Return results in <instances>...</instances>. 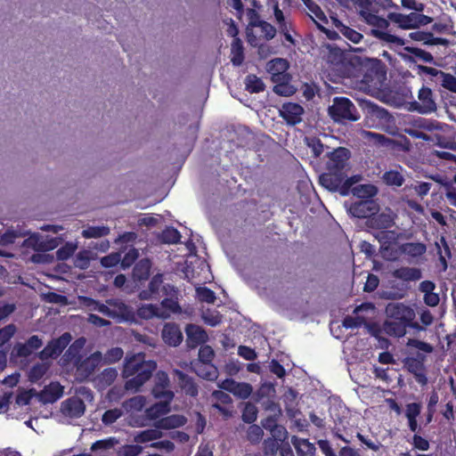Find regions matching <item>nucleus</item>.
<instances>
[{
    "instance_id": "nucleus-1",
    "label": "nucleus",
    "mask_w": 456,
    "mask_h": 456,
    "mask_svg": "<svg viewBox=\"0 0 456 456\" xmlns=\"http://www.w3.org/2000/svg\"><path fill=\"white\" fill-rule=\"evenodd\" d=\"M385 312L388 320L384 323V330L389 336L402 338L406 334L407 328L423 330L417 322H414V310L403 303H388Z\"/></svg>"
},
{
    "instance_id": "nucleus-2",
    "label": "nucleus",
    "mask_w": 456,
    "mask_h": 456,
    "mask_svg": "<svg viewBox=\"0 0 456 456\" xmlns=\"http://www.w3.org/2000/svg\"><path fill=\"white\" fill-rule=\"evenodd\" d=\"M156 368V362L146 361L143 354L126 357L122 370V376L126 379L125 388L134 392L138 391L151 379Z\"/></svg>"
},
{
    "instance_id": "nucleus-3",
    "label": "nucleus",
    "mask_w": 456,
    "mask_h": 456,
    "mask_svg": "<svg viewBox=\"0 0 456 456\" xmlns=\"http://www.w3.org/2000/svg\"><path fill=\"white\" fill-rule=\"evenodd\" d=\"M349 150L339 147L334 150L326 162V171L322 173L319 181L320 183L330 191H336L340 184L343 175L348 170Z\"/></svg>"
},
{
    "instance_id": "nucleus-4",
    "label": "nucleus",
    "mask_w": 456,
    "mask_h": 456,
    "mask_svg": "<svg viewBox=\"0 0 456 456\" xmlns=\"http://www.w3.org/2000/svg\"><path fill=\"white\" fill-rule=\"evenodd\" d=\"M289 61L282 58H275L267 63L266 69L274 84L273 92L279 95L289 96L295 93L290 85L291 75L288 72Z\"/></svg>"
},
{
    "instance_id": "nucleus-5",
    "label": "nucleus",
    "mask_w": 456,
    "mask_h": 456,
    "mask_svg": "<svg viewBox=\"0 0 456 456\" xmlns=\"http://www.w3.org/2000/svg\"><path fill=\"white\" fill-rule=\"evenodd\" d=\"M358 75L360 83L365 90L379 91L383 88L387 79V72L380 65V61L370 62V60L360 62Z\"/></svg>"
},
{
    "instance_id": "nucleus-6",
    "label": "nucleus",
    "mask_w": 456,
    "mask_h": 456,
    "mask_svg": "<svg viewBox=\"0 0 456 456\" xmlns=\"http://www.w3.org/2000/svg\"><path fill=\"white\" fill-rule=\"evenodd\" d=\"M409 111H417L419 114H430L437 110V98L431 88L422 86L417 94V100L406 103Z\"/></svg>"
},
{
    "instance_id": "nucleus-7",
    "label": "nucleus",
    "mask_w": 456,
    "mask_h": 456,
    "mask_svg": "<svg viewBox=\"0 0 456 456\" xmlns=\"http://www.w3.org/2000/svg\"><path fill=\"white\" fill-rule=\"evenodd\" d=\"M198 356L200 363L195 365L196 373L207 380H215L218 372L216 367L212 363L215 357L213 348L208 345L201 346Z\"/></svg>"
},
{
    "instance_id": "nucleus-8",
    "label": "nucleus",
    "mask_w": 456,
    "mask_h": 456,
    "mask_svg": "<svg viewBox=\"0 0 456 456\" xmlns=\"http://www.w3.org/2000/svg\"><path fill=\"white\" fill-rule=\"evenodd\" d=\"M151 395L159 401L172 403L175 394L170 389V379L167 372L162 370L157 372Z\"/></svg>"
},
{
    "instance_id": "nucleus-9",
    "label": "nucleus",
    "mask_w": 456,
    "mask_h": 456,
    "mask_svg": "<svg viewBox=\"0 0 456 456\" xmlns=\"http://www.w3.org/2000/svg\"><path fill=\"white\" fill-rule=\"evenodd\" d=\"M71 339L72 337L70 333L65 332L59 338L50 340L44 349L39 352L38 357L41 360H46L49 358L56 359L68 346Z\"/></svg>"
},
{
    "instance_id": "nucleus-10",
    "label": "nucleus",
    "mask_w": 456,
    "mask_h": 456,
    "mask_svg": "<svg viewBox=\"0 0 456 456\" xmlns=\"http://www.w3.org/2000/svg\"><path fill=\"white\" fill-rule=\"evenodd\" d=\"M109 306L107 317L120 321H134L135 314L132 307L125 304L120 299L111 298L106 301Z\"/></svg>"
},
{
    "instance_id": "nucleus-11",
    "label": "nucleus",
    "mask_w": 456,
    "mask_h": 456,
    "mask_svg": "<svg viewBox=\"0 0 456 456\" xmlns=\"http://www.w3.org/2000/svg\"><path fill=\"white\" fill-rule=\"evenodd\" d=\"M372 27L371 35L376 38L399 46H403L404 45V40L403 38L387 31L389 27V21L385 18L379 17V20H377Z\"/></svg>"
},
{
    "instance_id": "nucleus-12",
    "label": "nucleus",
    "mask_w": 456,
    "mask_h": 456,
    "mask_svg": "<svg viewBox=\"0 0 456 456\" xmlns=\"http://www.w3.org/2000/svg\"><path fill=\"white\" fill-rule=\"evenodd\" d=\"M364 126L380 129L390 134L398 132L395 116H365Z\"/></svg>"
},
{
    "instance_id": "nucleus-13",
    "label": "nucleus",
    "mask_w": 456,
    "mask_h": 456,
    "mask_svg": "<svg viewBox=\"0 0 456 456\" xmlns=\"http://www.w3.org/2000/svg\"><path fill=\"white\" fill-rule=\"evenodd\" d=\"M379 207L373 200H359L350 206L349 212L357 218L369 219L370 216L379 212Z\"/></svg>"
},
{
    "instance_id": "nucleus-14",
    "label": "nucleus",
    "mask_w": 456,
    "mask_h": 456,
    "mask_svg": "<svg viewBox=\"0 0 456 456\" xmlns=\"http://www.w3.org/2000/svg\"><path fill=\"white\" fill-rule=\"evenodd\" d=\"M434 128L435 126L432 121L419 118L415 119L410 126L403 128V132L413 138L428 141L429 140V136L424 130L432 131Z\"/></svg>"
},
{
    "instance_id": "nucleus-15",
    "label": "nucleus",
    "mask_w": 456,
    "mask_h": 456,
    "mask_svg": "<svg viewBox=\"0 0 456 456\" xmlns=\"http://www.w3.org/2000/svg\"><path fill=\"white\" fill-rule=\"evenodd\" d=\"M161 336L163 341L170 346H177L183 341V333L178 324L167 322L163 326Z\"/></svg>"
},
{
    "instance_id": "nucleus-16",
    "label": "nucleus",
    "mask_w": 456,
    "mask_h": 456,
    "mask_svg": "<svg viewBox=\"0 0 456 456\" xmlns=\"http://www.w3.org/2000/svg\"><path fill=\"white\" fill-rule=\"evenodd\" d=\"M86 411L84 402L78 397H70L61 403V411L65 416L79 418Z\"/></svg>"
},
{
    "instance_id": "nucleus-17",
    "label": "nucleus",
    "mask_w": 456,
    "mask_h": 456,
    "mask_svg": "<svg viewBox=\"0 0 456 456\" xmlns=\"http://www.w3.org/2000/svg\"><path fill=\"white\" fill-rule=\"evenodd\" d=\"M395 224L394 217L390 214L380 213L373 214L366 221V225L373 230L381 231L390 229Z\"/></svg>"
},
{
    "instance_id": "nucleus-18",
    "label": "nucleus",
    "mask_w": 456,
    "mask_h": 456,
    "mask_svg": "<svg viewBox=\"0 0 456 456\" xmlns=\"http://www.w3.org/2000/svg\"><path fill=\"white\" fill-rule=\"evenodd\" d=\"M187 423V418L182 414H172L160 418L155 421L153 426L157 429H175L183 427Z\"/></svg>"
},
{
    "instance_id": "nucleus-19",
    "label": "nucleus",
    "mask_w": 456,
    "mask_h": 456,
    "mask_svg": "<svg viewBox=\"0 0 456 456\" xmlns=\"http://www.w3.org/2000/svg\"><path fill=\"white\" fill-rule=\"evenodd\" d=\"M101 361V353L96 352L86 357L77 366V373L84 379L89 378Z\"/></svg>"
},
{
    "instance_id": "nucleus-20",
    "label": "nucleus",
    "mask_w": 456,
    "mask_h": 456,
    "mask_svg": "<svg viewBox=\"0 0 456 456\" xmlns=\"http://www.w3.org/2000/svg\"><path fill=\"white\" fill-rule=\"evenodd\" d=\"M405 366L409 372L413 374L415 380L421 386L428 384V377L425 370V365L422 361L416 358H408Z\"/></svg>"
},
{
    "instance_id": "nucleus-21",
    "label": "nucleus",
    "mask_w": 456,
    "mask_h": 456,
    "mask_svg": "<svg viewBox=\"0 0 456 456\" xmlns=\"http://www.w3.org/2000/svg\"><path fill=\"white\" fill-rule=\"evenodd\" d=\"M356 108L352 101L346 97L337 96L328 109V114H354Z\"/></svg>"
},
{
    "instance_id": "nucleus-22",
    "label": "nucleus",
    "mask_w": 456,
    "mask_h": 456,
    "mask_svg": "<svg viewBox=\"0 0 456 456\" xmlns=\"http://www.w3.org/2000/svg\"><path fill=\"white\" fill-rule=\"evenodd\" d=\"M188 346L194 348L205 343L208 339L206 331L200 326L189 324L186 327Z\"/></svg>"
},
{
    "instance_id": "nucleus-23",
    "label": "nucleus",
    "mask_w": 456,
    "mask_h": 456,
    "mask_svg": "<svg viewBox=\"0 0 456 456\" xmlns=\"http://www.w3.org/2000/svg\"><path fill=\"white\" fill-rule=\"evenodd\" d=\"M63 395V387L58 382H52L49 386L39 393L38 396L41 402L45 403H54Z\"/></svg>"
},
{
    "instance_id": "nucleus-24",
    "label": "nucleus",
    "mask_w": 456,
    "mask_h": 456,
    "mask_svg": "<svg viewBox=\"0 0 456 456\" xmlns=\"http://www.w3.org/2000/svg\"><path fill=\"white\" fill-rule=\"evenodd\" d=\"M175 374L177 378L180 388L185 395L192 397L198 395V387L191 376L179 370H175Z\"/></svg>"
},
{
    "instance_id": "nucleus-25",
    "label": "nucleus",
    "mask_w": 456,
    "mask_h": 456,
    "mask_svg": "<svg viewBox=\"0 0 456 456\" xmlns=\"http://www.w3.org/2000/svg\"><path fill=\"white\" fill-rule=\"evenodd\" d=\"M275 22L278 27L279 32L283 35L285 40L292 45H295V40L290 33L292 28V23L283 12H278L277 15H274Z\"/></svg>"
},
{
    "instance_id": "nucleus-26",
    "label": "nucleus",
    "mask_w": 456,
    "mask_h": 456,
    "mask_svg": "<svg viewBox=\"0 0 456 456\" xmlns=\"http://www.w3.org/2000/svg\"><path fill=\"white\" fill-rule=\"evenodd\" d=\"M170 404L171 403L163 401L155 403L145 410V417L150 420L157 421L170 412Z\"/></svg>"
},
{
    "instance_id": "nucleus-27",
    "label": "nucleus",
    "mask_w": 456,
    "mask_h": 456,
    "mask_svg": "<svg viewBox=\"0 0 456 456\" xmlns=\"http://www.w3.org/2000/svg\"><path fill=\"white\" fill-rule=\"evenodd\" d=\"M387 18L389 20L398 24L401 28H416V12H411L410 14L389 12Z\"/></svg>"
},
{
    "instance_id": "nucleus-28",
    "label": "nucleus",
    "mask_w": 456,
    "mask_h": 456,
    "mask_svg": "<svg viewBox=\"0 0 456 456\" xmlns=\"http://www.w3.org/2000/svg\"><path fill=\"white\" fill-rule=\"evenodd\" d=\"M163 283V276L160 273L154 275L149 282L147 289H142L139 293V297L142 300H149L156 298L159 291Z\"/></svg>"
},
{
    "instance_id": "nucleus-29",
    "label": "nucleus",
    "mask_w": 456,
    "mask_h": 456,
    "mask_svg": "<svg viewBox=\"0 0 456 456\" xmlns=\"http://www.w3.org/2000/svg\"><path fill=\"white\" fill-rule=\"evenodd\" d=\"M291 443L294 445L297 456H314L315 445L306 438H299L296 436L291 437Z\"/></svg>"
},
{
    "instance_id": "nucleus-30",
    "label": "nucleus",
    "mask_w": 456,
    "mask_h": 456,
    "mask_svg": "<svg viewBox=\"0 0 456 456\" xmlns=\"http://www.w3.org/2000/svg\"><path fill=\"white\" fill-rule=\"evenodd\" d=\"M151 262L148 258H142L138 261L133 269V278L136 281H146L150 277Z\"/></svg>"
},
{
    "instance_id": "nucleus-31",
    "label": "nucleus",
    "mask_w": 456,
    "mask_h": 456,
    "mask_svg": "<svg viewBox=\"0 0 456 456\" xmlns=\"http://www.w3.org/2000/svg\"><path fill=\"white\" fill-rule=\"evenodd\" d=\"M393 276L404 281H419L422 277L421 271L415 267H400L393 272Z\"/></svg>"
},
{
    "instance_id": "nucleus-32",
    "label": "nucleus",
    "mask_w": 456,
    "mask_h": 456,
    "mask_svg": "<svg viewBox=\"0 0 456 456\" xmlns=\"http://www.w3.org/2000/svg\"><path fill=\"white\" fill-rule=\"evenodd\" d=\"M212 396L216 401L212 406L222 414L230 416V411L224 406L232 403L230 395L221 390H216L212 393Z\"/></svg>"
},
{
    "instance_id": "nucleus-33",
    "label": "nucleus",
    "mask_w": 456,
    "mask_h": 456,
    "mask_svg": "<svg viewBox=\"0 0 456 456\" xmlns=\"http://www.w3.org/2000/svg\"><path fill=\"white\" fill-rule=\"evenodd\" d=\"M352 193L361 200H372L378 193V188L371 183L359 184L352 189Z\"/></svg>"
},
{
    "instance_id": "nucleus-34",
    "label": "nucleus",
    "mask_w": 456,
    "mask_h": 456,
    "mask_svg": "<svg viewBox=\"0 0 456 456\" xmlns=\"http://www.w3.org/2000/svg\"><path fill=\"white\" fill-rule=\"evenodd\" d=\"M401 252L411 257H419L426 253L427 247L422 242H405L400 245Z\"/></svg>"
},
{
    "instance_id": "nucleus-35",
    "label": "nucleus",
    "mask_w": 456,
    "mask_h": 456,
    "mask_svg": "<svg viewBox=\"0 0 456 456\" xmlns=\"http://www.w3.org/2000/svg\"><path fill=\"white\" fill-rule=\"evenodd\" d=\"M374 237L379 242L381 248L384 247H388L389 245L392 244H396V241L399 238V233L396 232L395 231L385 229L376 232L374 233Z\"/></svg>"
},
{
    "instance_id": "nucleus-36",
    "label": "nucleus",
    "mask_w": 456,
    "mask_h": 456,
    "mask_svg": "<svg viewBox=\"0 0 456 456\" xmlns=\"http://www.w3.org/2000/svg\"><path fill=\"white\" fill-rule=\"evenodd\" d=\"M245 89L250 94H258L265 90L263 80L255 74H248L245 77Z\"/></svg>"
},
{
    "instance_id": "nucleus-37",
    "label": "nucleus",
    "mask_w": 456,
    "mask_h": 456,
    "mask_svg": "<svg viewBox=\"0 0 456 456\" xmlns=\"http://www.w3.org/2000/svg\"><path fill=\"white\" fill-rule=\"evenodd\" d=\"M162 436L163 433L161 432V429H157L156 428H149L137 433L134 436V441L139 444H144L147 442L153 443L155 440L161 438Z\"/></svg>"
},
{
    "instance_id": "nucleus-38",
    "label": "nucleus",
    "mask_w": 456,
    "mask_h": 456,
    "mask_svg": "<svg viewBox=\"0 0 456 456\" xmlns=\"http://www.w3.org/2000/svg\"><path fill=\"white\" fill-rule=\"evenodd\" d=\"M362 180L361 175H355L351 177H347L346 173L343 175V179L340 184L336 189L342 196H346L352 191L353 186Z\"/></svg>"
},
{
    "instance_id": "nucleus-39",
    "label": "nucleus",
    "mask_w": 456,
    "mask_h": 456,
    "mask_svg": "<svg viewBox=\"0 0 456 456\" xmlns=\"http://www.w3.org/2000/svg\"><path fill=\"white\" fill-rule=\"evenodd\" d=\"M146 399L142 395L131 397L122 403V408L126 412L141 411L145 406Z\"/></svg>"
},
{
    "instance_id": "nucleus-40",
    "label": "nucleus",
    "mask_w": 456,
    "mask_h": 456,
    "mask_svg": "<svg viewBox=\"0 0 456 456\" xmlns=\"http://www.w3.org/2000/svg\"><path fill=\"white\" fill-rule=\"evenodd\" d=\"M136 314L138 317L144 320H149L153 317H163L159 307L152 304L142 305L138 307Z\"/></svg>"
},
{
    "instance_id": "nucleus-41",
    "label": "nucleus",
    "mask_w": 456,
    "mask_h": 456,
    "mask_svg": "<svg viewBox=\"0 0 456 456\" xmlns=\"http://www.w3.org/2000/svg\"><path fill=\"white\" fill-rule=\"evenodd\" d=\"M110 232V229L105 225L100 226H88L84 229L81 232L82 236L85 239H92V238H102L109 235Z\"/></svg>"
},
{
    "instance_id": "nucleus-42",
    "label": "nucleus",
    "mask_w": 456,
    "mask_h": 456,
    "mask_svg": "<svg viewBox=\"0 0 456 456\" xmlns=\"http://www.w3.org/2000/svg\"><path fill=\"white\" fill-rule=\"evenodd\" d=\"M232 63L234 66H240L244 61V48L240 38L235 37L232 44Z\"/></svg>"
},
{
    "instance_id": "nucleus-43",
    "label": "nucleus",
    "mask_w": 456,
    "mask_h": 456,
    "mask_svg": "<svg viewBox=\"0 0 456 456\" xmlns=\"http://www.w3.org/2000/svg\"><path fill=\"white\" fill-rule=\"evenodd\" d=\"M336 28L346 39L350 40L354 44L359 43L363 37V36L360 32L343 24L341 21H338V23H336Z\"/></svg>"
},
{
    "instance_id": "nucleus-44",
    "label": "nucleus",
    "mask_w": 456,
    "mask_h": 456,
    "mask_svg": "<svg viewBox=\"0 0 456 456\" xmlns=\"http://www.w3.org/2000/svg\"><path fill=\"white\" fill-rule=\"evenodd\" d=\"M382 179L387 185L396 187L402 186L405 181L403 175L396 170L386 171L382 175Z\"/></svg>"
},
{
    "instance_id": "nucleus-45",
    "label": "nucleus",
    "mask_w": 456,
    "mask_h": 456,
    "mask_svg": "<svg viewBox=\"0 0 456 456\" xmlns=\"http://www.w3.org/2000/svg\"><path fill=\"white\" fill-rule=\"evenodd\" d=\"M307 10L322 24L328 23V19L322 8L314 0H303Z\"/></svg>"
},
{
    "instance_id": "nucleus-46",
    "label": "nucleus",
    "mask_w": 456,
    "mask_h": 456,
    "mask_svg": "<svg viewBox=\"0 0 456 456\" xmlns=\"http://www.w3.org/2000/svg\"><path fill=\"white\" fill-rule=\"evenodd\" d=\"M82 303L85 306L89 308L90 310L98 311L103 315H107L109 314V306L108 304L104 305L98 300H95L89 297H83Z\"/></svg>"
},
{
    "instance_id": "nucleus-47",
    "label": "nucleus",
    "mask_w": 456,
    "mask_h": 456,
    "mask_svg": "<svg viewBox=\"0 0 456 456\" xmlns=\"http://www.w3.org/2000/svg\"><path fill=\"white\" fill-rule=\"evenodd\" d=\"M180 232L174 227H167L160 234V240L162 242L167 244H176L180 241Z\"/></svg>"
},
{
    "instance_id": "nucleus-48",
    "label": "nucleus",
    "mask_w": 456,
    "mask_h": 456,
    "mask_svg": "<svg viewBox=\"0 0 456 456\" xmlns=\"http://www.w3.org/2000/svg\"><path fill=\"white\" fill-rule=\"evenodd\" d=\"M268 11L272 10L273 15H277L278 12H285L290 7L291 0H265Z\"/></svg>"
},
{
    "instance_id": "nucleus-49",
    "label": "nucleus",
    "mask_w": 456,
    "mask_h": 456,
    "mask_svg": "<svg viewBox=\"0 0 456 456\" xmlns=\"http://www.w3.org/2000/svg\"><path fill=\"white\" fill-rule=\"evenodd\" d=\"M380 253L382 257L387 261H395L399 258L400 255L403 254L401 252L400 246L397 247L396 244H392L388 247L381 248Z\"/></svg>"
},
{
    "instance_id": "nucleus-50",
    "label": "nucleus",
    "mask_w": 456,
    "mask_h": 456,
    "mask_svg": "<svg viewBox=\"0 0 456 456\" xmlns=\"http://www.w3.org/2000/svg\"><path fill=\"white\" fill-rule=\"evenodd\" d=\"M48 367L44 363L34 364L28 371V379L36 383L40 380L47 371Z\"/></svg>"
},
{
    "instance_id": "nucleus-51",
    "label": "nucleus",
    "mask_w": 456,
    "mask_h": 456,
    "mask_svg": "<svg viewBox=\"0 0 456 456\" xmlns=\"http://www.w3.org/2000/svg\"><path fill=\"white\" fill-rule=\"evenodd\" d=\"M196 295L200 302L208 304H214L216 299L215 292L208 287H198Z\"/></svg>"
},
{
    "instance_id": "nucleus-52",
    "label": "nucleus",
    "mask_w": 456,
    "mask_h": 456,
    "mask_svg": "<svg viewBox=\"0 0 456 456\" xmlns=\"http://www.w3.org/2000/svg\"><path fill=\"white\" fill-rule=\"evenodd\" d=\"M257 408L251 403H247L242 411V420L248 424H251L256 421L257 418Z\"/></svg>"
},
{
    "instance_id": "nucleus-53",
    "label": "nucleus",
    "mask_w": 456,
    "mask_h": 456,
    "mask_svg": "<svg viewBox=\"0 0 456 456\" xmlns=\"http://www.w3.org/2000/svg\"><path fill=\"white\" fill-rule=\"evenodd\" d=\"M118 371L115 368L104 369L98 376L99 382L103 386H110L117 379Z\"/></svg>"
},
{
    "instance_id": "nucleus-54",
    "label": "nucleus",
    "mask_w": 456,
    "mask_h": 456,
    "mask_svg": "<svg viewBox=\"0 0 456 456\" xmlns=\"http://www.w3.org/2000/svg\"><path fill=\"white\" fill-rule=\"evenodd\" d=\"M252 386L245 382H236L232 394L241 399H247L252 393Z\"/></svg>"
},
{
    "instance_id": "nucleus-55",
    "label": "nucleus",
    "mask_w": 456,
    "mask_h": 456,
    "mask_svg": "<svg viewBox=\"0 0 456 456\" xmlns=\"http://www.w3.org/2000/svg\"><path fill=\"white\" fill-rule=\"evenodd\" d=\"M123 415V411L121 409L114 408L110 410H107L102 417V421L104 425H111L117 421Z\"/></svg>"
},
{
    "instance_id": "nucleus-56",
    "label": "nucleus",
    "mask_w": 456,
    "mask_h": 456,
    "mask_svg": "<svg viewBox=\"0 0 456 456\" xmlns=\"http://www.w3.org/2000/svg\"><path fill=\"white\" fill-rule=\"evenodd\" d=\"M253 27L260 28L262 33L265 35V37L267 40L273 39L277 32L276 28L265 20L258 21L257 24L253 23Z\"/></svg>"
},
{
    "instance_id": "nucleus-57",
    "label": "nucleus",
    "mask_w": 456,
    "mask_h": 456,
    "mask_svg": "<svg viewBox=\"0 0 456 456\" xmlns=\"http://www.w3.org/2000/svg\"><path fill=\"white\" fill-rule=\"evenodd\" d=\"M124 352L120 347H112L104 354V362L106 363H115L123 357Z\"/></svg>"
},
{
    "instance_id": "nucleus-58",
    "label": "nucleus",
    "mask_w": 456,
    "mask_h": 456,
    "mask_svg": "<svg viewBox=\"0 0 456 456\" xmlns=\"http://www.w3.org/2000/svg\"><path fill=\"white\" fill-rule=\"evenodd\" d=\"M407 51L411 53L414 57L423 61L424 62L432 63L434 61L433 55L423 49L418 47L407 48Z\"/></svg>"
},
{
    "instance_id": "nucleus-59",
    "label": "nucleus",
    "mask_w": 456,
    "mask_h": 456,
    "mask_svg": "<svg viewBox=\"0 0 456 456\" xmlns=\"http://www.w3.org/2000/svg\"><path fill=\"white\" fill-rule=\"evenodd\" d=\"M16 326L12 323L4 326L0 329V346H3L7 343L15 334Z\"/></svg>"
},
{
    "instance_id": "nucleus-60",
    "label": "nucleus",
    "mask_w": 456,
    "mask_h": 456,
    "mask_svg": "<svg viewBox=\"0 0 456 456\" xmlns=\"http://www.w3.org/2000/svg\"><path fill=\"white\" fill-rule=\"evenodd\" d=\"M280 448L278 441L274 438H268L264 442L265 456H275Z\"/></svg>"
},
{
    "instance_id": "nucleus-61",
    "label": "nucleus",
    "mask_w": 456,
    "mask_h": 456,
    "mask_svg": "<svg viewBox=\"0 0 456 456\" xmlns=\"http://www.w3.org/2000/svg\"><path fill=\"white\" fill-rule=\"evenodd\" d=\"M162 307L168 309L172 313L179 314L181 313V306L178 303L177 296L175 297H165L161 301Z\"/></svg>"
},
{
    "instance_id": "nucleus-62",
    "label": "nucleus",
    "mask_w": 456,
    "mask_h": 456,
    "mask_svg": "<svg viewBox=\"0 0 456 456\" xmlns=\"http://www.w3.org/2000/svg\"><path fill=\"white\" fill-rule=\"evenodd\" d=\"M138 256H139V253L136 248L129 249L124 255L123 258H121V260H120L121 266L124 269L130 267L135 262V260L138 258Z\"/></svg>"
},
{
    "instance_id": "nucleus-63",
    "label": "nucleus",
    "mask_w": 456,
    "mask_h": 456,
    "mask_svg": "<svg viewBox=\"0 0 456 456\" xmlns=\"http://www.w3.org/2000/svg\"><path fill=\"white\" fill-rule=\"evenodd\" d=\"M440 85L451 91V92H453V93H456V77L450 74V73H446L444 72L441 80H440Z\"/></svg>"
},
{
    "instance_id": "nucleus-64",
    "label": "nucleus",
    "mask_w": 456,
    "mask_h": 456,
    "mask_svg": "<svg viewBox=\"0 0 456 456\" xmlns=\"http://www.w3.org/2000/svg\"><path fill=\"white\" fill-rule=\"evenodd\" d=\"M120 253H111L101 258V265L105 268H110L116 266L118 263H120Z\"/></svg>"
}]
</instances>
